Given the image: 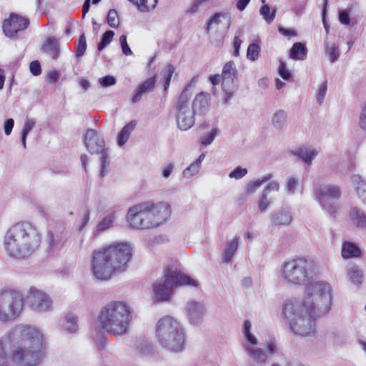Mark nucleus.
<instances>
[{
  "label": "nucleus",
  "instance_id": "nucleus-1",
  "mask_svg": "<svg viewBox=\"0 0 366 366\" xmlns=\"http://www.w3.org/2000/svg\"><path fill=\"white\" fill-rule=\"evenodd\" d=\"M315 270L314 261L305 257L285 261L280 267V277L285 285H306L303 297L287 299L282 306V315L290 330L302 337L315 335L316 320L327 314L332 305L330 285L312 281Z\"/></svg>",
  "mask_w": 366,
  "mask_h": 366
},
{
  "label": "nucleus",
  "instance_id": "nucleus-2",
  "mask_svg": "<svg viewBox=\"0 0 366 366\" xmlns=\"http://www.w3.org/2000/svg\"><path fill=\"white\" fill-rule=\"evenodd\" d=\"M43 335L36 328L21 325L0 338V366L7 357L17 366H36L41 359Z\"/></svg>",
  "mask_w": 366,
  "mask_h": 366
},
{
  "label": "nucleus",
  "instance_id": "nucleus-3",
  "mask_svg": "<svg viewBox=\"0 0 366 366\" xmlns=\"http://www.w3.org/2000/svg\"><path fill=\"white\" fill-rule=\"evenodd\" d=\"M98 320L99 325L94 327L93 338L98 349L102 350L107 341L104 332L117 337L129 333L133 320V310L127 302L113 300L102 307Z\"/></svg>",
  "mask_w": 366,
  "mask_h": 366
},
{
  "label": "nucleus",
  "instance_id": "nucleus-4",
  "mask_svg": "<svg viewBox=\"0 0 366 366\" xmlns=\"http://www.w3.org/2000/svg\"><path fill=\"white\" fill-rule=\"evenodd\" d=\"M132 257V247L127 242H117L100 247L91 255V271L97 280L107 281L124 271Z\"/></svg>",
  "mask_w": 366,
  "mask_h": 366
},
{
  "label": "nucleus",
  "instance_id": "nucleus-5",
  "mask_svg": "<svg viewBox=\"0 0 366 366\" xmlns=\"http://www.w3.org/2000/svg\"><path fill=\"white\" fill-rule=\"evenodd\" d=\"M171 212L168 202L147 201L130 207L126 214V221L133 229L150 230L166 223Z\"/></svg>",
  "mask_w": 366,
  "mask_h": 366
},
{
  "label": "nucleus",
  "instance_id": "nucleus-6",
  "mask_svg": "<svg viewBox=\"0 0 366 366\" xmlns=\"http://www.w3.org/2000/svg\"><path fill=\"white\" fill-rule=\"evenodd\" d=\"M40 242L36 228L29 222H21L8 229L4 244L9 256L20 259L31 255L38 248Z\"/></svg>",
  "mask_w": 366,
  "mask_h": 366
},
{
  "label": "nucleus",
  "instance_id": "nucleus-7",
  "mask_svg": "<svg viewBox=\"0 0 366 366\" xmlns=\"http://www.w3.org/2000/svg\"><path fill=\"white\" fill-rule=\"evenodd\" d=\"M154 332L157 342L162 348L172 352L184 350L185 333L180 322L174 317L166 315L160 318Z\"/></svg>",
  "mask_w": 366,
  "mask_h": 366
},
{
  "label": "nucleus",
  "instance_id": "nucleus-8",
  "mask_svg": "<svg viewBox=\"0 0 366 366\" xmlns=\"http://www.w3.org/2000/svg\"><path fill=\"white\" fill-rule=\"evenodd\" d=\"M191 286L197 287L198 282L177 268H168L162 280L153 285V292L158 302L167 301L174 287Z\"/></svg>",
  "mask_w": 366,
  "mask_h": 366
},
{
  "label": "nucleus",
  "instance_id": "nucleus-9",
  "mask_svg": "<svg viewBox=\"0 0 366 366\" xmlns=\"http://www.w3.org/2000/svg\"><path fill=\"white\" fill-rule=\"evenodd\" d=\"M197 81L194 76L186 85L175 104V117L178 128L182 131L190 129L195 122V113L191 107L190 99L192 96L191 88Z\"/></svg>",
  "mask_w": 366,
  "mask_h": 366
},
{
  "label": "nucleus",
  "instance_id": "nucleus-10",
  "mask_svg": "<svg viewBox=\"0 0 366 366\" xmlns=\"http://www.w3.org/2000/svg\"><path fill=\"white\" fill-rule=\"evenodd\" d=\"M24 300L21 294L12 289L0 291V322L5 323L16 319L21 312Z\"/></svg>",
  "mask_w": 366,
  "mask_h": 366
},
{
  "label": "nucleus",
  "instance_id": "nucleus-11",
  "mask_svg": "<svg viewBox=\"0 0 366 366\" xmlns=\"http://www.w3.org/2000/svg\"><path fill=\"white\" fill-rule=\"evenodd\" d=\"M252 323L245 320L242 326V334L245 339L243 348L247 355L260 366L264 365L267 359V352L258 347V340L251 332Z\"/></svg>",
  "mask_w": 366,
  "mask_h": 366
},
{
  "label": "nucleus",
  "instance_id": "nucleus-12",
  "mask_svg": "<svg viewBox=\"0 0 366 366\" xmlns=\"http://www.w3.org/2000/svg\"><path fill=\"white\" fill-rule=\"evenodd\" d=\"M340 194V188L333 184H325L315 189L316 199L331 215H335L337 212L336 201Z\"/></svg>",
  "mask_w": 366,
  "mask_h": 366
},
{
  "label": "nucleus",
  "instance_id": "nucleus-13",
  "mask_svg": "<svg viewBox=\"0 0 366 366\" xmlns=\"http://www.w3.org/2000/svg\"><path fill=\"white\" fill-rule=\"evenodd\" d=\"M222 91L224 94L223 101L227 103L237 89V71L234 61H229L225 64L222 69Z\"/></svg>",
  "mask_w": 366,
  "mask_h": 366
},
{
  "label": "nucleus",
  "instance_id": "nucleus-14",
  "mask_svg": "<svg viewBox=\"0 0 366 366\" xmlns=\"http://www.w3.org/2000/svg\"><path fill=\"white\" fill-rule=\"evenodd\" d=\"M25 300L31 309L36 312H46L51 308L52 302L49 295L35 287L29 289Z\"/></svg>",
  "mask_w": 366,
  "mask_h": 366
},
{
  "label": "nucleus",
  "instance_id": "nucleus-15",
  "mask_svg": "<svg viewBox=\"0 0 366 366\" xmlns=\"http://www.w3.org/2000/svg\"><path fill=\"white\" fill-rule=\"evenodd\" d=\"M28 24V19L11 14L9 19L4 20L3 22V31L6 36L12 38L15 36L18 31L25 29Z\"/></svg>",
  "mask_w": 366,
  "mask_h": 366
},
{
  "label": "nucleus",
  "instance_id": "nucleus-16",
  "mask_svg": "<svg viewBox=\"0 0 366 366\" xmlns=\"http://www.w3.org/2000/svg\"><path fill=\"white\" fill-rule=\"evenodd\" d=\"M231 24V17L227 13H216L209 20L206 31L207 34L210 31L224 32L229 29Z\"/></svg>",
  "mask_w": 366,
  "mask_h": 366
},
{
  "label": "nucleus",
  "instance_id": "nucleus-17",
  "mask_svg": "<svg viewBox=\"0 0 366 366\" xmlns=\"http://www.w3.org/2000/svg\"><path fill=\"white\" fill-rule=\"evenodd\" d=\"M185 311L190 323L197 325L203 318L206 310L203 302L190 300L185 305Z\"/></svg>",
  "mask_w": 366,
  "mask_h": 366
},
{
  "label": "nucleus",
  "instance_id": "nucleus-18",
  "mask_svg": "<svg viewBox=\"0 0 366 366\" xmlns=\"http://www.w3.org/2000/svg\"><path fill=\"white\" fill-rule=\"evenodd\" d=\"M84 144L91 154H99L104 147V141L94 129H88L84 136Z\"/></svg>",
  "mask_w": 366,
  "mask_h": 366
},
{
  "label": "nucleus",
  "instance_id": "nucleus-19",
  "mask_svg": "<svg viewBox=\"0 0 366 366\" xmlns=\"http://www.w3.org/2000/svg\"><path fill=\"white\" fill-rule=\"evenodd\" d=\"M240 242V237L234 235L227 237L222 247V261L223 263H230L236 252H237Z\"/></svg>",
  "mask_w": 366,
  "mask_h": 366
},
{
  "label": "nucleus",
  "instance_id": "nucleus-20",
  "mask_svg": "<svg viewBox=\"0 0 366 366\" xmlns=\"http://www.w3.org/2000/svg\"><path fill=\"white\" fill-rule=\"evenodd\" d=\"M272 223L278 227H287L292 221V214L287 207H282L274 211L271 216Z\"/></svg>",
  "mask_w": 366,
  "mask_h": 366
},
{
  "label": "nucleus",
  "instance_id": "nucleus-21",
  "mask_svg": "<svg viewBox=\"0 0 366 366\" xmlns=\"http://www.w3.org/2000/svg\"><path fill=\"white\" fill-rule=\"evenodd\" d=\"M210 96L208 93L200 92L197 94L191 104V107L195 114H205L209 108Z\"/></svg>",
  "mask_w": 366,
  "mask_h": 366
},
{
  "label": "nucleus",
  "instance_id": "nucleus-22",
  "mask_svg": "<svg viewBox=\"0 0 366 366\" xmlns=\"http://www.w3.org/2000/svg\"><path fill=\"white\" fill-rule=\"evenodd\" d=\"M292 154L298 158L301 159L302 162L307 166L312 164L313 159L317 157L318 152L317 149L308 147H300L295 150H292Z\"/></svg>",
  "mask_w": 366,
  "mask_h": 366
},
{
  "label": "nucleus",
  "instance_id": "nucleus-23",
  "mask_svg": "<svg viewBox=\"0 0 366 366\" xmlns=\"http://www.w3.org/2000/svg\"><path fill=\"white\" fill-rule=\"evenodd\" d=\"M156 83V77L152 76L147 79L144 81L140 84L132 99V102L136 104L139 102L144 94L150 92L153 90Z\"/></svg>",
  "mask_w": 366,
  "mask_h": 366
},
{
  "label": "nucleus",
  "instance_id": "nucleus-24",
  "mask_svg": "<svg viewBox=\"0 0 366 366\" xmlns=\"http://www.w3.org/2000/svg\"><path fill=\"white\" fill-rule=\"evenodd\" d=\"M205 158V153H202L199 157L192 163H191L183 172L182 177L189 179L197 175L201 169L202 163Z\"/></svg>",
  "mask_w": 366,
  "mask_h": 366
},
{
  "label": "nucleus",
  "instance_id": "nucleus-25",
  "mask_svg": "<svg viewBox=\"0 0 366 366\" xmlns=\"http://www.w3.org/2000/svg\"><path fill=\"white\" fill-rule=\"evenodd\" d=\"M272 178L273 175L268 173L260 178L249 182L245 187V193L249 195L254 194L263 184L269 182Z\"/></svg>",
  "mask_w": 366,
  "mask_h": 366
},
{
  "label": "nucleus",
  "instance_id": "nucleus-26",
  "mask_svg": "<svg viewBox=\"0 0 366 366\" xmlns=\"http://www.w3.org/2000/svg\"><path fill=\"white\" fill-rule=\"evenodd\" d=\"M41 49L44 52L49 55L53 59H57L59 54L58 41L54 37L49 38L46 43L42 46Z\"/></svg>",
  "mask_w": 366,
  "mask_h": 366
},
{
  "label": "nucleus",
  "instance_id": "nucleus-27",
  "mask_svg": "<svg viewBox=\"0 0 366 366\" xmlns=\"http://www.w3.org/2000/svg\"><path fill=\"white\" fill-rule=\"evenodd\" d=\"M347 277L350 282L356 286H360L363 282V271L357 265H353L347 269Z\"/></svg>",
  "mask_w": 366,
  "mask_h": 366
},
{
  "label": "nucleus",
  "instance_id": "nucleus-28",
  "mask_svg": "<svg viewBox=\"0 0 366 366\" xmlns=\"http://www.w3.org/2000/svg\"><path fill=\"white\" fill-rule=\"evenodd\" d=\"M287 113L283 109L276 111L272 117V124L277 130H282L286 126Z\"/></svg>",
  "mask_w": 366,
  "mask_h": 366
},
{
  "label": "nucleus",
  "instance_id": "nucleus-29",
  "mask_svg": "<svg viewBox=\"0 0 366 366\" xmlns=\"http://www.w3.org/2000/svg\"><path fill=\"white\" fill-rule=\"evenodd\" d=\"M116 212L112 211L107 214L97 225L96 233L99 234L111 229L114 226Z\"/></svg>",
  "mask_w": 366,
  "mask_h": 366
},
{
  "label": "nucleus",
  "instance_id": "nucleus-30",
  "mask_svg": "<svg viewBox=\"0 0 366 366\" xmlns=\"http://www.w3.org/2000/svg\"><path fill=\"white\" fill-rule=\"evenodd\" d=\"M352 183L355 188L357 195L366 204V182L359 175L352 177Z\"/></svg>",
  "mask_w": 366,
  "mask_h": 366
},
{
  "label": "nucleus",
  "instance_id": "nucleus-31",
  "mask_svg": "<svg viewBox=\"0 0 366 366\" xmlns=\"http://www.w3.org/2000/svg\"><path fill=\"white\" fill-rule=\"evenodd\" d=\"M307 54V49L305 45L301 42H297L293 44L290 51V56L294 60H304Z\"/></svg>",
  "mask_w": 366,
  "mask_h": 366
},
{
  "label": "nucleus",
  "instance_id": "nucleus-32",
  "mask_svg": "<svg viewBox=\"0 0 366 366\" xmlns=\"http://www.w3.org/2000/svg\"><path fill=\"white\" fill-rule=\"evenodd\" d=\"M360 248L351 242H345L342 246V257L344 259L352 258L360 255Z\"/></svg>",
  "mask_w": 366,
  "mask_h": 366
},
{
  "label": "nucleus",
  "instance_id": "nucleus-33",
  "mask_svg": "<svg viewBox=\"0 0 366 366\" xmlns=\"http://www.w3.org/2000/svg\"><path fill=\"white\" fill-rule=\"evenodd\" d=\"M62 327L69 333H74L78 330V318L73 313H68L65 317Z\"/></svg>",
  "mask_w": 366,
  "mask_h": 366
},
{
  "label": "nucleus",
  "instance_id": "nucleus-34",
  "mask_svg": "<svg viewBox=\"0 0 366 366\" xmlns=\"http://www.w3.org/2000/svg\"><path fill=\"white\" fill-rule=\"evenodd\" d=\"M350 217L352 222L358 227H366V214L357 208H352L350 211Z\"/></svg>",
  "mask_w": 366,
  "mask_h": 366
},
{
  "label": "nucleus",
  "instance_id": "nucleus-35",
  "mask_svg": "<svg viewBox=\"0 0 366 366\" xmlns=\"http://www.w3.org/2000/svg\"><path fill=\"white\" fill-rule=\"evenodd\" d=\"M137 123L132 121L127 124L121 130L118 136V145L123 146L129 139L132 132L134 129Z\"/></svg>",
  "mask_w": 366,
  "mask_h": 366
},
{
  "label": "nucleus",
  "instance_id": "nucleus-36",
  "mask_svg": "<svg viewBox=\"0 0 366 366\" xmlns=\"http://www.w3.org/2000/svg\"><path fill=\"white\" fill-rule=\"evenodd\" d=\"M325 54L331 62H335L340 56L338 46L335 43H325Z\"/></svg>",
  "mask_w": 366,
  "mask_h": 366
},
{
  "label": "nucleus",
  "instance_id": "nucleus-37",
  "mask_svg": "<svg viewBox=\"0 0 366 366\" xmlns=\"http://www.w3.org/2000/svg\"><path fill=\"white\" fill-rule=\"evenodd\" d=\"M259 14L267 24H271L276 16V10L272 9L269 5L264 4L260 7Z\"/></svg>",
  "mask_w": 366,
  "mask_h": 366
},
{
  "label": "nucleus",
  "instance_id": "nucleus-38",
  "mask_svg": "<svg viewBox=\"0 0 366 366\" xmlns=\"http://www.w3.org/2000/svg\"><path fill=\"white\" fill-rule=\"evenodd\" d=\"M130 2L137 5L142 11H148L154 9L157 3V0H129Z\"/></svg>",
  "mask_w": 366,
  "mask_h": 366
},
{
  "label": "nucleus",
  "instance_id": "nucleus-39",
  "mask_svg": "<svg viewBox=\"0 0 366 366\" xmlns=\"http://www.w3.org/2000/svg\"><path fill=\"white\" fill-rule=\"evenodd\" d=\"M272 201L269 198L268 195L261 192L259 200L257 202L258 209L261 213L265 212L270 207Z\"/></svg>",
  "mask_w": 366,
  "mask_h": 366
},
{
  "label": "nucleus",
  "instance_id": "nucleus-40",
  "mask_svg": "<svg viewBox=\"0 0 366 366\" xmlns=\"http://www.w3.org/2000/svg\"><path fill=\"white\" fill-rule=\"evenodd\" d=\"M298 184V179L293 176H288L286 178L285 183V189L289 194H293L295 192V189Z\"/></svg>",
  "mask_w": 366,
  "mask_h": 366
},
{
  "label": "nucleus",
  "instance_id": "nucleus-41",
  "mask_svg": "<svg viewBox=\"0 0 366 366\" xmlns=\"http://www.w3.org/2000/svg\"><path fill=\"white\" fill-rule=\"evenodd\" d=\"M114 36V32L112 30L106 31L98 44L97 49L99 51H102L106 46H107L112 41Z\"/></svg>",
  "mask_w": 366,
  "mask_h": 366
},
{
  "label": "nucleus",
  "instance_id": "nucleus-42",
  "mask_svg": "<svg viewBox=\"0 0 366 366\" xmlns=\"http://www.w3.org/2000/svg\"><path fill=\"white\" fill-rule=\"evenodd\" d=\"M259 52V46L257 44H251L249 45L247 50V57L248 59L254 61L258 59Z\"/></svg>",
  "mask_w": 366,
  "mask_h": 366
},
{
  "label": "nucleus",
  "instance_id": "nucleus-43",
  "mask_svg": "<svg viewBox=\"0 0 366 366\" xmlns=\"http://www.w3.org/2000/svg\"><path fill=\"white\" fill-rule=\"evenodd\" d=\"M137 348L139 352L144 356L149 355L153 350L152 344L150 342L144 340H140L138 342Z\"/></svg>",
  "mask_w": 366,
  "mask_h": 366
},
{
  "label": "nucleus",
  "instance_id": "nucleus-44",
  "mask_svg": "<svg viewBox=\"0 0 366 366\" xmlns=\"http://www.w3.org/2000/svg\"><path fill=\"white\" fill-rule=\"evenodd\" d=\"M107 23L112 28H118L119 25V19L117 11L115 9H110L107 14Z\"/></svg>",
  "mask_w": 366,
  "mask_h": 366
},
{
  "label": "nucleus",
  "instance_id": "nucleus-45",
  "mask_svg": "<svg viewBox=\"0 0 366 366\" xmlns=\"http://www.w3.org/2000/svg\"><path fill=\"white\" fill-rule=\"evenodd\" d=\"M327 90V81H325L319 86V88L316 92V102L319 105H321L323 103Z\"/></svg>",
  "mask_w": 366,
  "mask_h": 366
},
{
  "label": "nucleus",
  "instance_id": "nucleus-46",
  "mask_svg": "<svg viewBox=\"0 0 366 366\" xmlns=\"http://www.w3.org/2000/svg\"><path fill=\"white\" fill-rule=\"evenodd\" d=\"M86 49V41L84 34H82L79 38L78 45L76 49V57H81L84 55Z\"/></svg>",
  "mask_w": 366,
  "mask_h": 366
},
{
  "label": "nucleus",
  "instance_id": "nucleus-47",
  "mask_svg": "<svg viewBox=\"0 0 366 366\" xmlns=\"http://www.w3.org/2000/svg\"><path fill=\"white\" fill-rule=\"evenodd\" d=\"M90 219V212L89 209H86L83 211L81 215L80 216L78 228L80 231H82L88 224Z\"/></svg>",
  "mask_w": 366,
  "mask_h": 366
},
{
  "label": "nucleus",
  "instance_id": "nucleus-48",
  "mask_svg": "<svg viewBox=\"0 0 366 366\" xmlns=\"http://www.w3.org/2000/svg\"><path fill=\"white\" fill-rule=\"evenodd\" d=\"M248 171L246 168H242L240 167H236L234 170L231 171L228 176L231 179H240L243 178Z\"/></svg>",
  "mask_w": 366,
  "mask_h": 366
},
{
  "label": "nucleus",
  "instance_id": "nucleus-49",
  "mask_svg": "<svg viewBox=\"0 0 366 366\" xmlns=\"http://www.w3.org/2000/svg\"><path fill=\"white\" fill-rule=\"evenodd\" d=\"M218 133L219 130L217 129H213L210 133L201 138V144L204 146H208L211 144Z\"/></svg>",
  "mask_w": 366,
  "mask_h": 366
},
{
  "label": "nucleus",
  "instance_id": "nucleus-50",
  "mask_svg": "<svg viewBox=\"0 0 366 366\" xmlns=\"http://www.w3.org/2000/svg\"><path fill=\"white\" fill-rule=\"evenodd\" d=\"M358 125L361 129L366 131V102H365L361 107L359 114Z\"/></svg>",
  "mask_w": 366,
  "mask_h": 366
},
{
  "label": "nucleus",
  "instance_id": "nucleus-51",
  "mask_svg": "<svg viewBox=\"0 0 366 366\" xmlns=\"http://www.w3.org/2000/svg\"><path fill=\"white\" fill-rule=\"evenodd\" d=\"M36 122L33 119H27L22 127L21 134L28 135L31 130L34 127Z\"/></svg>",
  "mask_w": 366,
  "mask_h": 366
},
{
  "label": "nucleus",
  "instance_id": "nucleus-52",
  "mask_svg": "<svg viewBox=\"0 0 366 366\" xmlns=\"http://www.w3.org/2000/svg\"><path fill=\"white\" fill-rule=\"evenodd\" d=\"M278 72L280 76L285 80H289L291 78L290 71L287 69L286 64L282 61H280Z\"/></svg>",
  "mask_w": 366,
  "mask_h": 366
},
{
  "label": "nucleus",
  "instance_id": "nucleus-53",
  "mask_svg": "<svg viewBox=\"0 0 366 366\" xmlns=\"http://www.w3.org/2000/svg\"><path fill=\"white\" fill-rule=\"evenodd\" d=\"M99 83L102 87H107L116 84V79L113 76L107 75L99 79Z\"/></svg>",
  "mask_w": 366,
  "mask_h": 366
},
{
  "label": "nucleus",
  "instance_id": "nucleus-54",
  "mask_svg": "<svg viewBox=\"0 0 366 366\" xmlns=\"http://www.w3.org/2000/svg\"><path fill=\"white\" fill-rule=\"evenodd\" d=\"M119 42L121 44L122 53L126 56L132 55V51L127 44L126 35H122L119 37Z\"/></svg>",
  "mask_w": 366,
  "mask_h": 366
},
{
  "label": "nucleus",
  "instance_id": "nucleus-55",
  "mask_svg": "<svg viewBox=\"0 0 366 366\" xmlns=\"http://www.w3.org/2000/svg\"><path fill=\"white\" fill-rule=\"evenodd\" d=\"M280 185L278 181H271L262 190V192L269 195L271 192H278Z\"/></svg>",
  "mask_w": 366,
  "mask_h": 366
},
{
  "label": "nucleus",
  "instance_id": "nucleus-56",
  "mask_svg": "<svg viewBox=\"0 0 366 366\" xmlns=\"http://www.w3.org/2000/svg\"><path fill=\"white\" fill-rule=\"evenodd\" d=\"M100 153L102 154V156H101V161H102L101 174H102V176H103L106 171V167L107 166H109V162L107 161L108 157H109V154H108L107 150L104 149V148Z\"/></svg>",
  "mask_w": 366,
  "mask_h": 366
},
{
  "label": "nucleus",
  "instance_id": "nucleus-57",
  "mask_svg": "<svg viewBox=\"0 0 366 366\" xmlns=\"http://www.w3.org/2000/svg\"><path fill=\"white\" fill-rule=\"evenodd\" d=\"M14 121L11 118L7 119L4 121L3 127L6 135L9 136L11 134L12 129L14 128Z\"/></svg>",
  "mask_w": 366,
  "mask_h": 366
},
{
  "label": "nucleus",
  "instance_id": "nucleus-58",
  "mask_svg": "<svg viewBox=\"0 0 366 366\" xmlns=\"http://www.w3.org/2000/svg\"><path fill=\"white\" fill-rule=\"evenodd\" d=\"M267 355L277 353L278 347L274 340H269L267 342Z\"/></svg>",
  "mask_w": 366,
  "mask_h": 366
},
{
  "label": "nucleus",
  "instance_id": "nucleus-59",
  "mask_svg": "<svg viewBox=\"0 0 366 366\" xmlns=\"http://www.w3.org/2000/svg\"><path fill=\"white\" fill-rule=\"evenodd\" d=\"M174 70V66L172 64H167L164 71V80H171Z\"/></svg>",
  "mask_w": 366,
  "mask_h": 366
},
{
  "label": "nucleus",
  "instance_id": "nucleus-60",
  "mask_svg": "<svg viewBox=\"0 0 366 366\" xmlns=\"http://www.w3.org/2000/svg\"><path fill=\"white\" fill-rule=\"evenodd\" d=\"M31 73L34 76H38L41 72L40 64L38 61L31 62L29 66Z\"/></svg>",
  "mask_w": 366,
  "mask_h": 366
},
{
  "label": "nucleus",
  "instance_id": "nucleus-61",
  "mask_svg": "<svg viewBox=\"0 0 366 366\" xmlns=\"http://www.w3.org/2000/svg\"><path fill=\"white\" fill-rule=\"evenodd\" d=\"M174 170V164L172 163H169L167 165L164 166L162 169V177L164 179H167L169 177L171 174Z\"/></svg>",
  "mask_w": 366,
  "mask_h": 366
},
{
  "label": "nucleus",
  "instance_id": "nucleus-62",
  "mask_svg": "<svg viewBox=\"0 0 366 366\" xmlns=\"http://www.w3.org/2000/svg\"><path fill=\"white\" fill-rule=\"evenodd\" d=\"M339 20L340 23L345 25H348L350 22L349 13L347 11H341L339 13Z\"/></svg>",
  "mask_w": 366,
  "mask_h": 366
},
{
  "label": "nucleus",
  "instance_id": "nucleus-63",
  "mask_svg": "<svg viewBox=\"0 0 366 366\" xmlns=\"http://www.w3.org/2000/svg\"><path fill=\"white\" fill-rule=\"evenodd\" d=\"M279 30V32L285 36H297V32L295 30L292 29H286V28H284V27H279L278 29Z\"/></svg>",
  "mask_w": 366,
  "mask_h": 366
},
{
  "label": "nucleus",
  "instance_id": "nucleus-64",
  "mask_svg": "<svg viewBox=\"0 0 366 366\" xmlns=\"http://www.w3.org/2000/svg\"><path fill=\"white\" fill-rule=\"evenodd\" d=\"M241 44H242V40L238 36H235L234 38V42H233V46H234L233 54L234 56H238L239 55V49H240Z\"/></svg>",
  "mask_w": 366,
  "mask_h": 366
}]
</instances>
